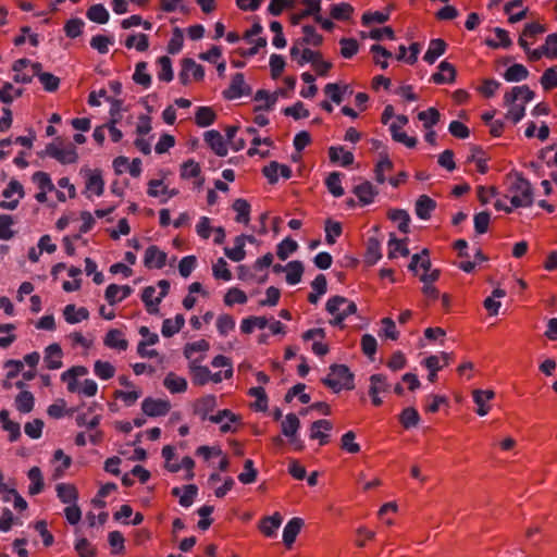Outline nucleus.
Instances as JSON below:
<instances>
[{"label":"nucleus","instance_id":"obj_1","mask_svg":"<svg viewBox=\"0 0 557 557\" xmlns=\"http://www.w3.org/2000/svg\"><path fill=\"white\" fill-rule=\"evenodd\" d=\"M515 176L508 188V191L512 194L510 203L515 208L531 207L534 202L533 187L529 180H527L521 172L512 171L508 174V177Z\"/></svg>","mask_w":557,"mask_h":557},{"label":"nucleus","instance_id":"obj_2","mask_svg":"<svg viewBox=\"0 0 557 557\" xmlns=\"http://www.w3.org/2000/svg\"><path fill=\"white\" fill-rule=\"evenodd\" d=\"M331 373L321 379V383L331 388L334 393L342 389L352 391L355 388V374L346 364L333 363L330 367Z\"/></svg>","mask_w":557,"mask_h":557},{"label":"nucleus","instance_id":"obj_3","mask_svg":"<svg viewBox=\"0 0 557 557\" xmlns=\"http://www.w3.org/2000/svg\"><path fill=\"white\" fill-rule=\"evenodd\" d=\"M251 87L246 84L245 76L238 72L232 76L228 88L222 91V96L225 100H233L243 96H249L251 94Z\"/></svg>","mask_w":557,"mask_h":557},{"label":"nucleus","instance_id":"obj_4","mask_svg":"<svg viewBox=\"0 0 557 557\" xmlns=\"http://www.w3.org/2000/svg\"><path fill=\"white\" fill-rule=\"evenodd\" d=\"M46 153L59 161L61 164L75 163L78 160L76 146L70 143L65 148H59L53 143L46 146Z\"/></svg>","mask_w":557,"mask_h":557},{"label":"nucleus","instance_id":"obj_5","mask_svg":"<svg viewBox=\"0 0 557 557\" xmlns=\"http://www.w3.org/2000/svg\"><path fill=\"white\" fill-rule=\"evenodd\" d=\"M141 410L148 417H163L171 410V404L165 399L146 397L141 403Z\"/></svg>","mask_w":557,"mask_h":557},{"label":"nucleus","instance_id":"obj_6","mask_svg":"<svg viewBox=\"0 0 557 557\" xmlns=\"http://www.w3.org/2000/svg\"><path fill=\"white\" fill-rule=\"evenodd\" d=\"M81 173L84 174L86 178V191H91L97 196H101L104 191V181L102 178L101 171L98 169L90 170L88 168H83Z\"/></svg>","mask_w":557,"mask_h":557},{"label":"nucleus","instance_id":"obj_7","mask_svg":"<svg viewBox=\"0 0 557 557\" xmlns=\"http://www.w3.org/2000/svg\"><path fill=\"white\" fill-rule=\"evenodd\" d=\"M283 178L289 180L293 176L292 169L286 164H281L277 161H271L268 165L263 166L261 172L267 177L268 182L272 185L276 184L278 181V174Z\"/></svg>","mask_w":557,"mask_h":557},{"label":"nucleus","instance_id":"obj_8","mask_svg":"<svg viewBox=\"0 0 557 557\" xmlns=\"http://www.w3.org/2000/svg\"><path fill=\"white\" fill-rule=\"evenodd\" d=\"M168 255L157 245L147 247L144 257V264L147 269H162L166 264Z\"/></svg>","mask_w":557,"mask_h":557},{"label":"nucleus","instance_id":"obj_9","mask_svg":"<svg viewBox=\"0 0 557 557\" xmlns=\"http://www.w3.org/2000/svg\"><path fill=\"white\" fill-rule=\"evenodd\" d=\"M347 302V298L344 296H333L329 298L325 305V310L334 315L333 320L330 321L331 325L338 326L341 330L345 329V317L339 312V306Z\"/></svg>","mask_w":557,"mask_h":557},{"label":"nucleus","instance_id":"obj_10","mask_svg":"<svg viewBox=\"0 0 557 557\" xmlns=\"http://www.w3.org/2000/svg\"><path fill=\"white\" fill-rule=\"evenodd\" d=\"M216 407V397L213 394L197 398L193 405V412L199 416L202 421L207 420Z\"/></svg>","mask_w":557,"mask_h":557},{"label":"nucleus","instance_id":"obj_11","mask_svg":"<svg viewBox=\"0 0 557 557\" xmlns=\"http://www.w3.org/2000/svg\"><path fill=\"white\" fill-rule=\"evenodd\" d=\"M440 72L432 74L431 81L437 85L451 84L456 81L457 71L454 64L442 61L438 65Z\"/></svg>","mask_w":557,"mask_h":557},{"label":"nucleus","instance_id":"obj_12","mask_svg":"<svg viewBox=\"0 0 557 557\" xmlns=\"http://www.w3.org/2000/svg\"><path fill=\"white\" fill-rule=\"evenodd\" d=\"M302 525L304 520L298 517L292 518L286 523L283 530V543L287 549H290L293 547V544L295 543L296 537L299 534Z\"/></svg>","mask_w":557,"mask_h":557},{"label":"nucleus","instance_id":"obj_13","mask_svg":"<svg viewBox=\"0 0 557 557\" xmlns=\"http://www.w3.org/2000/svg\"><path fill=\"white\" fill-rule=\"evenodd\" d=\"M382 258L381 243L377 237L371 236L366 243L363 262L367 267L374 265Z\"/></svg>","mask_w":557,"mask_h":557},{"label":"nucleus","instance_id":"obj_14","mask_svg":"<svg viewBox=\"0 0 557 557\" xmlns=\"http://www.w3.org/2000/svg\"><path fill=\"white\" fill-rule=\"evenodd\" d=\"M205 140L216 156L225 157L227 154L226 143L219 131L211 129L206 132Z\"/></svg>","mask_w":557,"mask_h":557},{"label":"nucleus","instance_id":"obj_15","mask_svg":"<svg viewBox=\"0 0 557 557\" xmlns=\"http://www.w3.org/2000/svg\"><path fill=\"white\" fill-rule=\"evenodd\" d=\"M321 429L325 431H331L333 429V423L330 420L321 419L312 422L310 429V438L319 440V444L324 446L330 442V435L321 432Z\"/></svg>","mask_w":557,"mask_h":557},{"label":"nucleus","instance_id":"obj_16","mask_svg":"<svg viewBox=\"0 0 557 557\" xmlns=\"http://www.w3.org/2000/svg\"><path fill=\"white\" fill-rule=\"evenodd\" d=\"M63 351L58 343L50 344L45 349V362L49 370H57L62 367Z\"/></svg>","mask_w":557,"mask_h":557},{"label":"nucleus","instance_id":"obj_17","mask_svg":"<svg viewBox=\"0 0 557 557\" xmlns=\"http://www.w3.org/2000/svg\"><path fill=\"white\" fill-rule=\"evenodd\" d=\"M352 193L358 197L359 202L362 206L372 203L375 196L379 194L369 181H364L363 183L355 186Z\"/></svg>","mask_w":557,"mask_h":557},{"label":"nucleus","instance_id":"obj_18","mask_svg":"<svg viewBox=\"0 0 557 557\" xmlns=\"http://www.w3.org/2000/svg\"><path fill=\"white\" fill-rule=\"evenodd\" d=\"M203 357L196 359L189 363V372L191 375L193 384L196 386H203L210 381V370L206 366L196 364L197 361Z\"/></svg>","mask_w":557,"mask_h":557},{"label":"nucleus","instance_id":"obj_19","mask_svg":"<svg viewBox=\"0 0 557 557\" xmlns=\"http://www.w3.org/2000/svg\"><path fill=\"white\" fill-rule=\"evenodd\" d=\"M282 520L283 518L280 512H274L272 516L263 517L260 520L259 530L267 537H272L280 528Z\"/></svg>","mask_w":557,"mask_h":557},{"label":"nucleus","instance_id":"obj_20","mask_svg":"<svg viewBox=\"0 0 557 557\" xmlns=\"http://www.w3.org/2000/svg\"><path fill=\"white\" fill-rule=\"evenodd\" d=\"M472 395L473 401L478 405L475 412L481 417L487 414L491 407L486 405V401L493 399L495 393L492 389H474Z\"/></svg>","mask_w":557,"mask_h":557},{"label":"nucleus","instance_id":"obj_21","mask_svg":"<svg viewBox=\"0 0 557 557\" xmlns=\"http://www.w3.org/2000/svg\"><path fill=\"white\" fill-rule=\"evenodd\" d=\"M436 208V201L428 195H421L416 201V214L421 220H429Z\"/></svg>","mask_w":557,"mask_h":557},{"label":"nucleus","instance_id":"obj_22","mask_svg":"<svg viewBox=\"0 0 557 557\" xmlns=\"http://www.w3.org/2000/svg\"><path fill=\"white\" fill-rule=\"evenodd\" d=\"M447 49V42L442 38L431 39L429 48L423 57L424 61L433 64Z\"/></svg>","mask_w":557,"mask_h":557},{"label":"nucleus","instance_id":"obj_23","mask_svg":"<svg viewBox=\"0 0 557 557\" xmlns=\"http://www.w3.org/2000/svg\"><path fill=\"white\" fill-rule=\"evenodd\" d=\"M408 238L405 237L403 239H398L394 233H391V238L388 240V259L397 258V253L403 257L409 256L410 251L407 247Z\"/></svg>","mask_w":557,"mask_h":557},{"label":"nucleus","instance_id":"obj_24","mask_svg":"<svg viewBox=\"0 0 557 557\" xmlns=\"http://www.w3.org/2000/svg\"><path fill=\"white\" fill-rule=\"evenodd\" d=\"M123 332L119 329H111L104 337V345L110 348H115L119 350H126L128 347V342L123 337Z\"/></svg>","mask_w":557,"mask_h":557},{"label":"nucleus","instance_id":"obj_25","mask_svg":"<svg viewBox=\"0 0 557 557\" xmlns=\"http://www.w3.org/2000/svg\"><path fill=\"white\" fill-rule=\"evenodd\" d=\"M304 37L296 40L299 45H310L313 47H320L323 44V36L319 34L313 25L302 26Z\"/></svg>","mask_w":557,"mask_h":557},{"label":"nucleus","instance_id":"obj_26","mask_svg":"<svg viewBox=\"0 0 557 557\" xmlns=\"http://www.w3.org/2000/svg\"><path fill=\"white\" fill-rule=\"evenodd\" d=\"M420 420V414L414 407L404 408L398 416V421L405 430L416 428Z\"/></svg>","mask_w":557,"mask_h":557},{"label":"nucleus","instance_id":"obj_27","mask_svg":"<svg viewBox=\"0 0 557 557\" xmlns=\"http://www.w3.org/2000/svg\"><path fill=\"white\" fill-rule=\"evenodd\" d=\"M387 218L393 222H399L398 230L404 234H408L410 232V215L404 209H389L387 211Z\"/></svg>","mask_w":557,"mask_h":557},{"label":"nucleus","instance_id":"obj_28","mask_svg":"<svg viewBox=\"0 0 557 557\" xmlns=\"http://www.w3.org/2000/svg\"><path fill=\"white\" fill-rule=\"evenodd\" d=\"M216 120V113L211 107H198L195 113V123L199 127H208Z\"/></svg>","mask_w":557,"mask_h":557},{"label":"nucleus","instance_id":"obj_29","mask_svg":"<svg viewBox=\"0 0 557 557\" xmlns=\"http://www.w3.org/2000/svg\"><path fill=\"white\" fill-rule=\"evenodd\" d=\"M232 209L237 212V215L235 216V221L237 223L248 224L250 221L251 207L246 199L238 198L234 200Z\"/></svg>","mask_w":557,"mask_h":557},{"label":"nucleus","instance_id":"obj_30","mask_svg":"<svg viewBox=\"0 0 557 557\" xmlns=\"http://www.w3.org/2000/svg\"><path fill=\"white\" fill-rule=\"evenodd\" d=\"M28 479L30 480V485L28 487L29 495H37L44 491L45 482L42 478V473L40 468L33 467L29 469Z\"/></svg>","mask_w":557,"mask_h":557},{"label":"nucleus","instance_id":"obj_31","mask_svg":"<svg viewBox=\"0 0 557 557\" xmlns=\"http://www.w3.org/2000/svg\"><path fill=\"white\" fill-rule=\"evenodd\" d=\"M57 493L63 504H72L78 499V491L74 484L60 483L57 485Z\"/></svg>","mask_w":557,"mask_h":557},{"label":"nucleus","instance_id":"obj_32","mask_svg":"<svg viewBox=\"0 0 557 557\" xmlns=\"http://www.w3.org/2000/svg\"><path fill=\"white\" fill-rule=\"evenodd\" d=\"M286 282L289 285L298 284L301 281L305 270L302 262L299 260H293L286 264Z\"/></svg>","mask_w":557,"mask_h":557},{"label":"nucleus","instance_id":"obj_33","mask_svg":"<svg viewBox=\"0 0 557 557\" xmlns=\"http://www.w3.org/2000/svg\"><path fill=\"white\" fill-rule=\"evenodd\" d=\"M528 57V61L530 62H537L542 59L543 55H545L548 59L555 60L557 59V47L549 48L547 45H543L537 49H529V51L525 52Z\"/></svg>","mask_w":557,"mask_h":557},{"label":"nucleus","instance_id":"obj_34","mask_svg":"<svg viewBox=\"0 0 557 557\" xmlns=\"http://www.w3.org/2000/svg\"><path fill=\"white\" fill-rule=\"evenodd\" d=\"M163 384L173 394L184 393L187 389V381L184 377L177 376L174 372L168 373Z\"/></svg>","mask_w":557,"mask_h":557},{"label":"nucleus","instance_id":"obj_35","mask_svg":"<svg viewBox=\"0 0 557 557\" xmlns=\"http://www.w3.org/2000/svg\"><path fill=\"white\" fill-rule=\"evenodd\" d=\"M352 13H354V7L347 2L333 4L331 7V11H330V15L333 20L342 21V22L350 20Z\"/></svg>","mask_w":557,"mask_h":557},{"label":"nucleus","instance_id":"obj_36","mask_svg":"<svg viewBox=\"0 0 557 557\" xmlns=\"http://www.w3.org/2000/svg\"><path fill=\"white\" fill-rule=\"evenodd\" d=\"M507 82H520L527 79L529 76V70L520 63L510 65L503 74Z\"/></svg>","mask_w":557,"mask_h":557},{"label":"nucleus","instance_id":"obj_37","mask_svg":"<svg viewBox=\"0 0 557 557\" xmlns=\"http://www.w3.org/2000/svg\"><path fill=\"white\" fill-rule=\"evenodd\" d=\"M86 15L88 20L97 24H106L109 21V12L103 4L97 3L88 8Z\"/></svg>","mask_w":557,"mask_h":557},{"label":"nucleus","instance_id":"obj_38","mask_svg":"<svg viewBox=\"0 0 557 557\" xmlns=\"http://www.w3.org/2000/svg\"><path fill=\"white\" fill-rule=\"evenodd\" d=\"M157 64L160 67L158 72V78L161 82L170 83L174 77L171 58L168 55L159 57L157 60Z\"/></svg>","mask_w":557,"mask_h":557},{"label":"nucleus","instance_id":"obj_39","mask_svg":"<svg viewBox=\"0 0 557 557\" xmlns=\"http://www.w3.org/2000/svg\"><path fill=\"white\" fill-rule=\"evenodd\" d=\"M66 403L63 398H59L55 400L54 404L50 405L48 407V414L53 419H60L64 414L72 416L75 411L78 410L79 407H72L69 409H65Z\"/></svg>","mask_w":557,"mask_h":557},{"label":"nucleus","instance_id":"obj_40","mask_svg":"<svg viewBox=\"0 0 557 557\" xmlns=\"http://www.w3.org/2000/svg\"><path fill=\"white\" fill-rule=\"evenodd\" d=\"M35 404L34 395L28 391H21L15 398L16 409L22 413L33 410Z\"/></svg>","mask_w":557,"mask_h":557},{"label":"nucleus","instance_id":"obj_41","mask_svg":"<svg viewBox=\"0 0 557 557\" xmlns=\"http://www.w3.org/2000/svg\"><path fill=\"white\" fill-rule=\"evenodd\" d=\"M325 186L334 197H342L345 193L342 187V173L332 172L325 178Z\"/></svg>","mask_w":557,"mask_h":557},{"label":"nucleus","instance_id":"obj_42","mask_svg":"<svg viewBox=\"0 0 557 557\" xmlns=\"http://www.w3.org/2000/svg\"><path fill=\"white\" fill-rule=\"evenodd\" d=\"M298 249V244L292 237L284 238L276 247V256L280 260H286L289 255L294 253Z\"/></svg>","mask_w":557,"mask_h":557},{"label":"nucleus","instance_id":"obj_43","mask_svg":"<svg viewBox=\"0 0 557 557\" xmlns=\"http://www.w3.org/2000/svg\"><path fill=\"white\" fill-rule=\"evenodd\" d=\"M299 428H300L299 418L295 413L290 412V413L286 414L285 421L282 422L281 432L286 437L294 436L295 434H297Z\"/></svg>","mask_w":557,"mask_h":557},{"label":"nucleus","instance_id":"obj_44","mask_svg":"<svg viewBox=\"0 0 557 557\" xmlns=\"http://www.w3.org/2000/svg\"><path fill=\"white\" fill-rule=\"evenodd\" d=\"M248 395L256 397V401L253 404L255 410L265 411L268 409V395L262 386L249 388Z\"/></svg>","mask_w":557,"mask_h":557},{"label":"nucleus","instance_id":"obj_45","mask_svg":"<svg viewBox=\"0 0 557 557\" xmlns=\"http://www.w3.org/2000/svg\"><path fill=\"white\" fill-rule=\"evenodd\" d=\"M224 253L228 259H231L234 262H239V261L244 260L246 258V250H245V246L242 244V238L235 237L234 247L233 248L225 247Z\"/></svg>","mask_w":557,"mask_h":557},{"label":"nucleus","instance_id":"obj_46","mask_svg":"<svg viewBox=\"0 0 557 557\" xmlns=\"http://www.w3.org/2000/svg\"><path fill=\"white\" fill-rule=\"evenodd\" d=\"M201 174V168L198 162L193 159H188L181 165V178L189 180L197 178Z\"/></svg>","mask_w":557,"mask_h":557},{"label":"nucleus","instance_id":"obj_47","mask_svg":"<svg viewBox=\"0 0 557 557\" xmlns=\"http://www.w3.org/2000/svg\"><path fill=\"white\" fill-rule=\"evenodd\" d=\"M393 140L404 144L408 148H414L418 144L416 137L408 136L405 132H399V126L393 123L389 126Z\"/></svg>","mask_w":557,"mask_h":557},{"label":"nucleus","instance_id":"obj_48","mask_svg":"<svg viewBox=\"0 0 557 557\" xmlns=\"http://www.w3.org/2000/svg\"><path fill=\"white\" fill-rule=\"evenodd\" d=\"M418 119L423 121L424 128H431L436 125L441 120V113L436 108H429L425 111H421L418 113Z\"/></svg>","mask_w":557,"mask_h":557},{"label":"nucleus","instance_id":"obj_49","mask_svg":"<svg viewBox=\"0 0 557 557\" xmlns=\"http://www.w3.org/2000/svg\"><path fill=\"white\" fill-rule=\"evenodd\" d=\"M325 242L329 245L335 244V237H338L343 233V226L341 222H335L332 219L325 221Z\"/></svg>","mask_w":557,"mask_h":557},{"label":"nucleus","instance_id":"obj_50","mask_svg":"<svg viewBox=\"0 0 557 557\" xmlns=\"http://www.w3.org/2000/svg\"><path fill=\"white\" fill-rule=\"evenodd\" d=\"M147 70V62L140 61L136 64L135 73L133 75V79L136 84L141 85L147 88L151 85V76L148 73H145Z\"/></svg>","mask_w":557,"mask_h":557},{"label":"nucleus","instance_id":"obj_51","mask_svg":"<svg viewBox=\"0 0 557 557\" xmlns=\"http://www.w3.org/2000/svg\"><path fill=\"white\" fill-rule=\"evenodd\" d=\"M94 371L101 380H110L115 374V368L109 361L97 360L94 364Z\"/></svg>","mask_w":557,"mask_h":557},{"label":"nucleus","instance_id":"obj_52","mask_svg":"<svg viewBox=\"0 0 557 557\" xmlns=\"http://www.w3.org/2000/svg\"><path fill=\"white\" fill-rule=\"evenodd\" d=\"M244 472L239 473L238 480L243 484H251L256 482L258 476V470L253 466V461L251 459H246L244 462Z\"/></svg>","mask_w":557,"mask_h":557},{"label":"nucleus","instance_id":"obj_53","mask_svg":"<svg viewBox=\"0 0 557 557\" xmlns=\"http://www.w3.org/2000/svg\"><path fill=\"white\" fill-rule=\"evenodd\" d=\"M339 45H341V54L345 59L352 58L355 54H357V52L359 50V42L355 38H345L344 37L339 40Z\"/></svg>","mask_w":557,"mask_h":557},{"label":"nucleus","instance_id":"obj_54","mask_svg":"<svg viewBox=\"0 0 557 557\" xmlns=\"http://www.w3.org/2000/svg\"><path fill=\"white\" fill-rule=\"evenodd\" d=\"M183 44H184L183 32L181 28L175 27L173 29L172 37L169 40L168 46H166L168 53H170V54L178 53L183 48Z\"/></svg>","mask_w":557,"mask_h":557},{"label":"nucleus","instance_id":"obj_55","mask_svg":"<svg viewBox=\"0 0 557 557\" xmlns=\"http://www.w3.org/2000/svg\"><path fill=\"white\" fill-rule=\"evenodd\" d=\"M247 295L244 290L237 287H232L224 296V304L226 306H233L235 304L244 305L247 302Z\"/></svg>","mask_w":557,"mask_h":557},{"label":"nucleus","instance_id":"obj_56","mask_svg":"<svg viewBox=\"0 0 557 557\" xmlns=\"http://www.w3.org/2000/svg\"><path fill=\"white\" fill-rule=\"evenodd\" d=\"M541 85L545 91L557 88V70L555 66L548 67L544 71L541 79Z\"/></svg>","mask_w":557,"mask_h":557},{"label":"nucleus","instance_id":"obj_57","mask_svg":"<svg viewBox=\"0 0 557 557\" xmlns=\"http://www.w3.org/2000/svg\"><path fill=\"white\" fill-rule=\"evenodd\" d=\"M84 25L85 24H84L83 20H81L78 17H74V18L66 21V23L64 25L65 35L71 39H74V38L81 36L83 34Z\"/></svg>","mask_w":557,"mask_h":557},{"label":"nucleus","instance_id":"obj_58","mask_svg":"<svg viewBox=\"0 0 557 557\" xmlns=\"http://www.w3.org/2000/svg\"><path fill=\"white\" fill-rule=\"evenodd\" d=\"M356 434L354 431H348L343 434L341 438V448L350 454H358L360 451V445L355 443Z\"/></svg>","mask_w":557,"mask_h":557},{"label":"nucleus","instance_id":"obj_59","mask_svg":"<svg viewBox=\"0 0 557 557\" xmlns=\"http://www.w3.org/2000/svg\"><path fill=\"white\" fill-rule=\"evenodd\" d=\"M75 550L79 557H97V548L86 537L76 541Z\"/></svg>","mask_w":557,"mask_h":557},{"label":"nucleus","instance_id":"obj_60","mask_svg":"<svg viewBox=\"0 0 557 557\" xmlns=\"http://www.w3.org/2000/svg\"><path fill=\"white\" fill-rule=\"evenodd\" d=\"M32 180L34 183L37 184V186L40 190H46V191L55 190L54 185H53L49 174L46 172H42V171L35 172L32 176Z\"/></svg>","mask_w":557,"mask_h":557},{"label":"nucleus","instance_id":"obj_61","mask_svg":"<svg viewBox=\"0 0 557 557\" xmlns=\"http://www.w3.org/2000/svg\"><path fill=\"white\" fill-rule=\"evenodd\" d=\"M388 20V13H385L384 11H368L364 12L361 16V23L363 26H369L373 22L384 24Z\"/></svg>","mask_w":557,"mask_h":557},{"label":"nucleus","instance_id":"obj_62","mask_svg":"<svg viewBox=\"0 0 557 557\" xmlns=\"http://www.w3.org/2000/svg\"><path fill=\"white\" fill-rule=\"evenodd\" d=\"M14 224V220L9 214H0V239L9 240L14 236V232L11 226Z\"/></svg>","mask_w":557,"mask_h":557},{"label":"nucleus","instance_id":"obj_63","mask_svg":"<svg viewBox=\"0 0 557 557\" xmlns=\"http://www.w3.org/2000/svg\"><path fill=\"white\" fill-rule=\"evenodd\" d=\"M181 65L188 71L193 72V77L196 82H201L205 78V69L201 64H197L191 58H184Z\"/></svg>","mask_w":557,"mask_h":557},{"label":"nucleus","instance_id":"obj_64","mask_svg":"<svg viewBox=\"0 0 557 557\" xmlns=\"http://www.w3.org/2000/svg\"><path fill=\"white\" fill-rule=\"evenodd\" d=\"M286 62L285 59L280 54H272L270 57V71L271 77L273 79H277L284 72Z\"/></svg>","mask_w":557,"mask_h":557}]
</instances>
